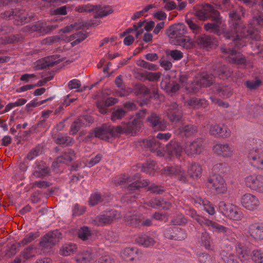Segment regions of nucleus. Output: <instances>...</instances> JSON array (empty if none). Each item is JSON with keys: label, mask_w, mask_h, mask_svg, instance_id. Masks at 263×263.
Masks as SVG:
<instances>
[{"label": "nucleus", "mask_w": 263, "mask_h": 263, "mask_svg": "<svg viewBox=\"0 0 263 263\" xmlns=\"http://www.w3.org/2000/svg\"><path fill=\"white\" fill-rule=\"evenodd\" d=\"M141 254L139 250L134 247L126 248L121 253L122 257L126 260H133Z\"/></svg>", "instance_id": "obj_29"}, {"label": "nucleus", "mask_w": 263, "mask_h": 263, "mask_svg": "<svg viewBox=\"0 0 263 263\" xmlns=\"http://www.w3.org/2000/svg\"><path fill=\"white\" fill-rule=\"evenodd\" d=\"M35 248L33 246L31 245L25 248L21 253V257L24 259L23 262H25L27 260L34 257L35 256Z\"/></svg>", "instance_id": "obj_46"}, {"label": "nucleus", "mask_w": 263, "mask_h": 263, "mask_svg": "<svg viewBox=\"0 0 263 263\" xmlns=\"http://www.w3.org/2000/svg\"><path fill=\"white\" fill-rule=\"evenodd\" d=\"M147 121L155 130H165L167 127L164 120L155 113H152L147 117Z\"/></svg>", "instance_id": "obj_19"}, {"label": "nucleus", "mask_w": 263, "mask_h": 263, "mask_svg": "<svg viewBox=\"0 0 263 263\" xmlns=\"http://www.w3.org/2000/svg\"><path fill=\"white\" fill-rule=\"evenodd\" d=\"M43 153V147L41 145H37L32 148L26 156V159L32 160L36 157L41 155Z\"/></svg>", "instance_id": "obj_44"}, {"label": "nucleus", "mask_w": 263, "mask_h": 263, "mask_svg": "<svg viewBox=\"0 0 263 263\" xmlns=\"http://www.w3.org/2000/svg\"><path fill=\"white\" fill-rule=\"evenodd\" d=\"M167 55L170 56L174 61H179L183 57V53L181 51L174 49L168 50Z\"/></svg>", "instance_id": "obj_55"}, {"label": "nucleus", "mask_w": 263, "mask_h": 263, "mask_svg": "<svg viewBox=\"0 0 263 263\" xmlns=\"http://www.w3.org/2000/svg\"><path fill=\"white\" fill-rule=\"evenodd\" d=\"M156 163L154 160L147 161L143 165L142 171L149 175L153 174V171L155 169Z\"/></svg>", "instance_id": "obj_49"}, {"label": "nucleus", "mask_w": 263, "mask_h": 263, "mask_svg": "<svg viewBox=\"0 0 263 263\" xmlns=\"http://www.w3.org/2000/svg\"><path fill=\"white\" fill-rule=\"evenodd\" d=\"M247 247L249 250L248 247ZM250 259L251 258H252L253 261L256 263H263V248L253 250L252 255H251L250 251Z\"/></svg>", "instance_id": "obj_47"}, {"label": "nucleus", "mask_w": 263, "mask_h": 263, "mask_svg": "<svg viewBox=\"0 0 263 263\" xmlns=\"http://www.w3.org/2000/svg\"><path fill=\"white\" fill-rule=\"evenodd\" d=\"M219 77L220 79H226L232 76L233 71L229 66H223L221 67L219 70Z\"/></svg>", "instance_id": "obj_48"}, {"label": "nucleus", "mask_w": 263, "mask_h": 263, "mask_svg": "<svg viewBox=\"0 0 263 263\" xmlns=\"http://www.w3.org/2000/svg\"><path fill=\"white\" fill-rule=\"evenodd\" d=\"M215 89H216L217 93L219 96L228 98L231 97L233 92L231 86L223 85H215Z\"/></svg>", "instance_id": "obj_37"}, {"label": "nucleus", "mask_w": 263, "mask_h": 263, "mask_svg": "<svg viewBox=\"0 0 263 263\" xmlns=\"http://www.w3.org/2000/svg\"><path fill=\"white\" fill-rule=\"evenodd\" d=\"M227 191V185L222 177L217 175L215 177V193L224 194Z\"/></svg>", "instance_id": "obj_32"}, {"label": "nucleus", "mask_w": 263, "mask_h": 263, "mask_svg": "<svg viewBox=\"0 0 263 263\" xmlns=\"http://www.w3.org/2000/svg\"><path fill=\"white\" fill-rule=\"evenodd\" d=\"M32 175L35 178H44L48 176L50 169L43 161H35L32 166Z\"/></svg>", "instance_id": "obj_16"}, {"label": "nucleus", "mask_w": 263, "mask_h": 263, "mask_svg": "<svg viewBox=\"0 0 263 263\" xmlns=\"http://www.w3.org/2000/svg\"><path fill=\"white\" fill-rule=\"evenodd\" d=\"M115 103L116 101L114 99L109 98L105 102H98L97 107L101 114H105L107 112V107L113 105Z\"/></svg>", "instance_id": "obj_42"}, {"label": "nucleus", "mask_w": 263, "mask_h": 263, "mask_svg": "<svg viewBox=\"0 0 263 263\" xmlns=\"http://www.w3.org/2000/svg\"><path fill=\"white\" fill-rule=\"evenodd\" d=\"M93 10L94 5H92L90 4L80 5L75 8V11L79 13H88L90 12H93Z\"/></svg>", "instance_id": "obj_54"}, {"label": "nucleus", "mask_w": 263, "mask_h": 263, "mask_svg": "<svg viewBox=\"0 0 263 263\" xmlns=\"http://www.w3.org/2000/svg\"><path fill=\"white\" fill-rule=\"evenodd\" d=\"M76 158V153L72 149H67L62 154L58 157L56 160L53 162L52 166H55L58 164H68Z\"/></svg>", "instance_id": "obj_24"}, {"label": "nucleus", "mask_w": 263, "mask_h": 263, "mask_svg": "<svg viewBox=\"0 0 263 263\" xmlns=\"http://www.w3.org/2000/svg\"><path fill=\"white\" fill-rule=\"evenodd\" d=\"M164 236L168 239L176 240H182L186 237L185 231L176 226L167 228L164 232Z\"/></svg>", "instance_id": "obj_17"}, {"label": "nucleus", "mask_w": 263, "mask_h": 263, "mask_svg": "<svg viewBox=\"0 0 263 263\" xmlns=\"http://www.w3.org/2000/svg\"><path fill=\"white\" fill-rule=\"evenodd\" d=\"M93 120L91 117L85 116L78 119L73 122L70 128V132L72 134H76L80 130L83 125L87 126L92 122Z\"/></svg>", "instance_id": "obj_26"}, {"label": "nucleus", "mask_w": 263, "mask_h": 263, "mask_svg": "<svg viewBox=\"0 0 263 263\" xmlns=\"http://www.w3.org/2000/svg\"><path fill=\"white\" fill-rule=\"evenodd\" d=\"M102 201V196L100 194H92L89 198V204L93 206Z\"/></svg>", "instance_id": "obj_61"}, {"label": "nucleus", "mask_w": 263, "mask_h": 263, "mask_svg": "<svg viewBox=\"0 0 263 263\" xmlns=\"http://www.w3.org/2000/svg\"><path fill=\"white\" fill-rule=\"evenodd\" d=\"M196 130V127L191 124H183L179 128V134L185 137L192 136Z\"/></svg>", "instance_id": "obj_40"}, {"label": "nucleus", "mask_w": 263, "mask_h": 263, "mask_svg": "<svg viewBox=\"0 0 263 263\" xmlns=\"http://www.w3.org/2000/svg\"><path fill=\"white\" fill-rule=\"evenodd\" d=\"M187 32L186 26L183 23L172 25L167 30L166 34L170 38L177 41L183 36Z\"/></svg>", "instance_id": "obj_18"}, {"label": "nucleus", "mask_w": 263, "mask_h": 263, "mask_svg": "<svg viewBox=\"0 0 263 263\" xmlns=\"http://www.w3.org/2000/svg\"><path fill=\"white\" fill-rule=\"evenodd\" d=\"M214 8L208 4H205L201 9L195 12L196 16L200 20L205 21L210 17H212Z\"/></svg>", "instance_id": "obj_27"}, {"label": "nucleus", "mask_w": 263, "mask_h": 263, "mask_svg": "<svg viewBox=\"0 0 263 263\" xmlns=\"http://www.w3.org/2000/svg\"><path fill=\"white\" fill-rule=\"evenodd\" d=\"M31 31H40L41 32H45V23L43 21H39L35 24L30 27Z\"/></svg>", "instance_id": "obj_59"}, {"label": "nucleus", "mask_w": 263, "mask_h": 263, "mask_svg": "<svg viewBox=\"0 0 263 263\" xmlns=\"http://www.w3.org/2000/svg\"><path fill=\"white\" fill-rule=\"evenodd\" d=\"M166 107V113L170 120L172 122L179 121L182 116L181 107L175 102L171 103Z\"/></svg>", "instance_id": "obj_21"}, {"label": "nucleus", "mask_w": 263, "mask_h": 263, "mask_svg": "<svg viewBox=\"0 0 263 263\" xmlns=\"http://www.w3.org/2000/svg\"><path fill=\"white\" fill-rule=\"evenodd\" d=\"M213 82V76L203 72L197 74L190 83L185 85L187 92L191 93H197L202 87H208Z\"/></svg>", "instance_id": "obj_8"}, {"label": "nucleus", "mask_w": 263, "mask_h": 263, "mask_svg": "<svg viewBox=\"0 0 263 263\" xmlns=\"http://www.w3.org/2000/svg\"><path fill=\"white\" fill-rule=\"evenodd\" d=\"M126 113V111L122 108L114 109L111 114V119L115 122L117 120L122 119Z\"/></svg>", "instance_id": "obj_52"}, {"label": "nucleus", "mask_w": 263, "mask_h": 263, "mask_svg": "<svg viewBox=\"0 0 263 263\" xmlns=\"http://www.w3.org/2000/svg\"><path fill=\"white\" fill-rule=\"evenodd\" d=\"M215 153L219 155H222L223 157H230L232 156L233 150L232 146L227 143L225 144H215Z\"/></svg>", "instance_id": "obj_28"}, {"label": "nucleus", "mask_w": 263, "mask_h": 263, "mask_svg": "<svg viewBox=\"0 0 263 263\" xmlns=\"http://www.w3.org/2000/svg\"><path fill=\"white\" fill-rule=\"evenodd\" d=\"M150 205L156 209H162L163 210H167L171 206L170 202L164 201L163 199L160 197H157L152 199L149 201Z\"/></svg>", "instance_id": "obj_33"}, {"label": "nucleus", "mask_w": 263, "mask_h": 263, "mask_svg": "<svg viewBox=\"0 0 263 263\" xmlns=\"http://www.w3.org/2000/svg\"><path fill=\"white\" fill-rule=\"evenodd\" d=\"M160 66L166 71L170 70L173 66L172 63L166 58H162L159 60Z\"/></svg>", "instance_id": "obj_63"}, {"label": "nucleus", "mask_w": 263, "mask_h": 263, "mask_svg": "<svg viewBox=\"0 0 263 263\" xmlns=\"http://www.w3.org/2000/svg\"><path fill=\"white\" fill-rule=\"evenodd\" d=\"M135 92L138 95L144 96H148L150 93L149 89L144 85L142 84H137L135 87Z\"/></svg>", "instance_id": "obj_56"}, {"label": "nucleus", "mask_w": 263, "mask_h": 263, "mask_svg": "<svg viewBox=\"0 0 263 263\" xmlns=\"http://www.w3.org/2000/svg\"><path fill=\"white\" fill-rule=\"evenodd\" d=\"M135 241L144 247L153 246L156 242L153 238L145 234H139L135 238Z\"/></svg>", "instance_id": "obj_30"}, {"label": "nucleus", "mask_w": 263, "mask_h": 263, "mask_svg": "<svg viewBox=\"0 0 263 263\" xmlns=\"http://www.w3.org/2000/svg\"><path fill=\"white\" fill-rule=\"evenodd\" d=\"M116 185L122 186L126 188L129 194L134 193V191L137 192L140 187H145L148 185V181L146 180H141L138 174H136L133 177H127L124 175L117 178L115 180Z\"/></svg>", "instance_id": "obj_7"}, {"label": "nucleus", "mask_w": 263, "mask_h": 263, "mask_svg": "<svg viewBox=\"0 0 263 263\" xmlns=\"http://www.w3.org/2000/svg\"><path fill=\"white\" fill-rule=\"evenodd\" d=\"M85 211V209L83 206H81L78 203L73 205L72 209V215L74 216H80L83 214Z\"/></svg>", "instance_id": "obj_64"}, {"label": "nucleus", "mask_w": 263, "mask_h": 263, "mask_svg": "<svg viewBox=\"0 0 263 263\" xmlns=\"http://www.w3.org/2000/svg\"><path fill=\"white\" fill-rule=\"evenodd\" d=\"M215 231L222 233L226 237L223 242V247L226 251L230 253L223 260L226 263H239L234 255L235 252L238 258L243 263H246L250 259V253L244 239L241 235L237 236L232 232L227 227L215 222Z\"/></svg>", "instance_id": "obj_2"}, {"label": "nucleus", "mask_w": 263, "mask_h": 263, "mask_svg": "<svg viewBox=\"0 0 263 263\" xmlns=\"http://www.w3.org/2000/svg\"><path fill=\"white\" fill-rule=\"evenodd\" d=\"M248 160L250 164L258 169H263V142L259 139L247 140Z\"/></svg>", "instance_id": "obj_5"}, {"label": "nucleus", "mask_w": 263, "mask_h": 263, "mask_svg": "<svg viewBox=\"0 0 263 263\" xmlns=\"http://www.w3.org/2000/svg\"><path fill=\"white\" fill-rule=\"evenodd\" d=\"M178 44L186 49H191L194 47V43L191 37L184 35L177 41Z\"/></svg>", "instance_id": "obj_43"}, {"label": "nucleus", "mask_w": 263, "mask_h": 263, "mask_svg": "<svg viewBox=\"0 0 263 263\" xmlns=\"http://www.w3.org/2000/svg\"><path fill=\"white\" fill-rule=\"evenodd\" d=\"M246 185L257 192L263 193V175H250L245 178Z\"/></svg>", "instance_id": "obj_14"}, {"label": "nucleus", "mask_w": 263, "mask_h": 263, "mask_svg": "<svg viewBox=\"0 0 263 263\" xmlns=\"http://www.w3.org/2000/svg\"><path fill=\"white\" fill-rule=\"evenodd\" d=\"M166 150L172 155H175L176 157L180 156L183 148L176 141H171L167 145Z\"/></svg>", "instance_id": "obj_34"}, {"label": "nucleus", "mask_w": 263, "mask_h": 263, "mask_svg": "<svg viewBox=\"0 0 263 263\" xmlns=\"http://www.w3.org/2000/svg\"><path fill=\"white\" fill-rule=\"evenodd\" d=\"M185 22L194 34V43L196 44L200 48L212 47L214 43V38L211 35L201 34L202 28L195 23L194 18L186 17Z\"/></svg>", "instance_id": "obj_6"}, {"label": "nucleus", "mask_w": 263, "mask_h": 263, "mask_svg": "<svg viewBox=\"0 0 263 263\" xmlns=\"http://www.w3.org/2000/svg\"><path fill=\"white\" fill-rule=\"evenodd\" d=\"M215 134L222 138H227L231 135V132L228 130L227 127L224 125L220 126V125H215Z\"/></svg>", "instance_id": "obj_50"}, {"label": "nucleus", "mask_w": 263, "mask_h": 263, "mask_svg": "<svg viewBox=\"0 0 263 263\" xmlns=\"http://www.w3.org/2000/svg\"><path fill=\"white\" fill-rule=\"evenodd\" d=\"M52 111L50 110H44L42 112V119L37 124L39 128H42L43 130H47L53 123L54 117L51 116Z\"/></svg>", "instance_id": "obj_25"}, {"label": "nucleus", "mask_w": 263, "mask_h": 263, "mask_svg": "<svg viewBox=\"0 0 263 263\" xmlns=\"http://www.w3.org/2000/svg\"><path fill=\"white\" fill-rule=\"evenodd\" d=\"M241 203L243 207L248 210L257 209L260 205V201L254 195L246 194L241 198Z\"/></svg>", "instance_id": "obj_20"}, {"label": "nucleus", "mask_w": 263, "mask_h": 263, "mask_svg": "<svg viewBox=\"0 0 263 263\" xmlns=\"http://www.w3.org/2000/svg\"><path fill=\"white\" fill-rule=\"evenodd\" d=\"M250 236L255 240H263V222H256L248 227Z\"/></svg>", "instance_id": "obj_23"}, {"label": "nucleus", "mask_w": 263, "mask_h": 263, "mask_svg": "<svg viewBox=\"0 0 263 263\" xmlns=\"http://www.w3.org/2000/svg\"><path fill=\"white\" fill-rule=\"evenodd\" d=\"M142 126V122L138 119H134L124 127L120 125L116 127L110 125H103L95 131V136L103 140H107L118 134L127 133L132 135L136 134Z\"/></svg>", "instance_id": "obj_3"}, {"label": "nucleus", "mask_w": 263, "mask_h": 263, "mask_svg": "<svg viewBox=\"0 0 263 263\" xmlns=\"http://www.w3.org/2000/svg\"><path fill=\"white\" fill-rule=\"evenodd\" d=\"M141 145L153 153H156L158 156L163 155L164 147L156 138L143 140Z\"/></svg>", "instance_id": "obj_15"}, {"label": "nucleus", "mask_w": 263, "mask_h": 263, "mask_svg": "<svg viewBox=\"0 0 263 263\" xmlns=\"http://www.w3.org/2000/svg\"><path fill=\"white\" fill-rule=\"evenodd\" d=\"M143 76H144L146 79L149 81H157L160 79L161 73L159 72H152L145 71L143 73Z\"/></svg>", "instance_id": "obj_57"}, {"label": "nucleus", "mask_w": 263, "mask_h": 263, "mask_svg": "<svg viewBox=\"0 0 263 263\" xmlns=\"http://www.w3.org/2000/svg\"><path fill=\"white\" fill-rule=\"evenodd\" d=\"M91 235V232L88 227H84L79 230V237L84 241L89 239L90 238Z\"/></svg>", "instance_id": "obj_51"}, {"label": "nucleus", "mask_w": 263, "mask_h": 263, "mask_svg": "<svg viewBox=\"0 0 263 263\" xmlns=\"http://www.w3.org/2000/svg\"><path fill=\"white\" fill-rule=\"evenodd\" d=\"M39 236L37 233H29L26 236L18 242L19 246H25L31 242Z\"/></svg>", "instance_id": "obj_53"}, {"label": "nucleus", "mask_w": 263, "mask_h": 263, "mask_svg": "<svg viewBox=\"0 0 263 263\" xmlns=\"http://www.w3.org/2000/svg\"><path fill=\"white\" fill-rule=\"evenodd\" d=\"M204 143L201 138H197L192 141L186 142L183 150L187 155H194L200 154L203 150Z\"/></svg>", "instance_id": "obj_13"}, {"label": "nucleus", "mask_w": 263, "mask_h": 263, "mask_svg": "<svg viewBox=\"0 0 263 263\" xmlns=\"http://www.w3.org/2000/svg\"><path fill=\"white\" fill-rule=\"evenodd\" d=\"M207 101L205 99L193 97L190 98L186 102L187 106L194 108H199L205 107Z\"/></svg>", "instance_id": "obj_38"}, {"label": "nucleus", "mask_w": 263, "mask_h": 263, "mask_svg": "<svg viewBox=\"0 0 263 263\" xmlns=\"http://www.w3.org/2000/svg\"><path fill=\"white\" fill-rule=\"evenodd\" d=\"M11 16L14 20V24L16 25H22L31 21L34 16L32 13H28L20 9H15V11L12 9L1 14V17L3 18L6 19Z\"/></svg>", "instance_id": "obj_10"}, {"label": "nucleus", "mask_w": 263, "mask_h": 263, "mask_svg": "<svg viewBox=\"0 0 263 263\" xmlns=\"http://www.w3.org/2000/svg\"><path fill=\"white\" fill-rule=\"evenodd\" d=\"M171 222L174 226L182 225L187 222V220L182 215H178L172 220Z\"/></svg>", "instance_id": "obj_62"}, {"label": "nucleus", "mask_w": 263, "mask_h": 263, "mask_svg": "<svg viewBox=\"0 0 263 263\" xmlns=\"http://www.w3.org/2000/svg\"><path fill=\"white\" fill-rule=\"evenodd\" d=\"M86 31L85 30L80 31L71 36L72 40H73L71 42L72 46L76 45L81 42L85 40L87 37Z\"/></svg>", "instance_id": "obj_45"}, {"label": "nucleus", "mask_w": 263, "mask_h": 263, "mask_svg": "<svg viewBox=\"0 0 263 263\" xmlns=\"http://www.w3.org/2000/svg\"><path fill=\"white\" fill-rule=\"evenodd\" d=\"M245 85L249 90H256L262 85V80L258 77H255L247 80L245 83Z\"/></svg>", "instance_id": "obj_35"}, {"label": "nucleus", "mask_w": 263, "mask_h": 263, "mask_svg": "<svg viewBox=\"0 0 263 263\" xmlns=\"http://www.w3.org/2000/svg\"><path fill=\"white\" fill-rule=\"evenodd\" d=\"M120 217V214L115 210L106 211L95 217L91 223L97 226H104L111 223L114 220Z\"/></svg>", "instance_id": "obj_11"}, {"label": "nucleus", "mask_w": 263, "mask_h": 263, "mask_svg": "<svg viewBox=\"0 0 263 263\" xmlns=\"http://www.w3.org/2000/svg\"><path fill=\"white\" fill-rule=\"evenodd\" d=\"M57 144L63 146H70L72 144L73 139L65 134H59L55 139Z\"/></svg>", "instance_id": "obj_41"}, {"label": "nucleus", "mask_w": 263, "mask_h": 263, "mask_svg": "<svg viewBox=\"0 0 263 263\" xmlns=\"http://www.w3.org/2000/svg\"><path fill=\"white\" fill-rule=\"evenodd\" d=\"M77 250V245L73 243H68L63 245L60 250V254L63 256H68Z\"/></svg>", "instance_id": "obj_36"}, {"label": "nucleus", "mask_w": 263, "mask_h": 263, "mask_svg": "<svg viewBox=\"0 0 263 263\" xmlns=\"http://www.w3.org/2000/svg\"><path fill=\"white\" fill-rule=\"evenodd\" d=\"M102 158V155L100 154H98L95 157L88 160L86 161V165L88 167H91L98 164L101 161Z\"/></svg>", "instance_id": "obj_60"}, {"label": "nucleus", "mask_w": 263, "mask_h": 263, "mask_svg": "<svg viewBox=\"0 0 263 263\" xmlns=\"http://www.w3.org/2000/svg\"><path fill=\"white\" fill-rule=\"evenodd\" d=\"M62 238V234L58 230L51 231L46 234L41 239L40 245L47 249L55 245Z\"/></svg>", "instance_id": "obj_12"}, {"label": "nucleus", "mask_w": 263, "mask_h": 263, "mask_svg": "<svg viewBox=\"0 0 263 263\" xmlns=\"http://www.w3.org/2000/svg\"><path fill=\"white\" fill-rule=\"evenodd\" d=\"M217 210L228 218L234 220H240L243 214L240 208L232 203H226L223 201L218 203Z\"/></svg>", "instance_id": "obj_9"}, {"label": "nucleus", "mask_w": 263, "mask_h": 263, "mask_svg": "<svg viewBox=\"0 0 263 263\" xmlns=\"http://www.w3.org/2000/svg\"><path fill=\"white\" fill-rule=\"evenodd\" d=\"M56 63L57 61L55 60V56L53 55L37 61V67L39 69H43L51 66Z\"/></svg>", "instance_id": "obj_39"}, {"label": "nucleus", "mask_w": 263, "mask_h": 263, "mask_svg": "<svg viewBox=\"0 0 263 263\" xmlns=\"http://www.w3.org/2000/svg\"><path fill=\"white\" fill-rule=\"evenodd\" d=\"M245 8L241 6L233 7L230 10L229 15L231 31H227L222 23H219V12L215 10V34L222 35L227 40H232L228 47H221V50L227 55L228 60L232 63L239 64L243 68H251L253 66L252 62L247 60L242 53L237 49L245 46L248 41L252 39L250 46L253 51L258 53L263 50V41H260L261 35L258 29L263 27V13L258 12L254 15L249 22L248 27L242 24L241 17L245 14Z\"/></svg>", "instance_id": "obj_1"}, {"label": "nucleus", "mask_w": 263, "mask_h": 263, "mask_svg": "<svg viewBox=\"0 0 263 263\" xmlns=\"http://www.w3.org/2000/svg\"><path fill=\"white\" fill-rule=\"evenodd\" d=\"M98 255V252L96 249H87L79 253L76 257V260L78 263H89Z\"/></svg>", "instance_id": "obj_22"}, {"label": "nucleus", "mask_w": 263, "mask_h": 263, "mask_svg": "<svg viewBox=\"0 0 263 263\" xmlns=\"http://www.w3.org/2000/svg\"><path fill=\"white\" fill-rule=\"evenodd\" d=\"M112 11V8L109 6L94 5L93 12L96 13L94 16L95 18H102L111 14Z\"/></svg>", "instance_id": "obj_31"}, {"label": "nucleus", "mask_w": 263, "mask_h": 263, "mask_svg": "<svg viewBox=\"0 0 263 263\" xmlns=\"http://www.w3.org/2000/svg\"><path fill=\"white\" fill-rule=\"evenodd\" d=\"M127 222L134 227L138 226L140 223V217L137 215H127L126 216Z\"/></svg>", "instance_id": "obj_58"}, {"label": "nucleus", "mask_w": 263, "mask_h": 263, "mask_svg": "<svg viewBox=\"0 0 263 263\" xmlns=\"http://www.w3.org/2000/svg\"><path fill=\"white\" fill-rule=\"evenodd\" d=\"M163 173L172 177L177 178L179 181L183 183L188 182V176L193 178H197L200 176L201 174V167L196 163H188L187 175L180 166L173 165L166 166L163 168Z\"/></svg>", "instance_id": "obj_4"}]
</instances>
